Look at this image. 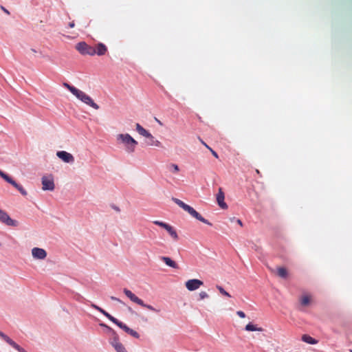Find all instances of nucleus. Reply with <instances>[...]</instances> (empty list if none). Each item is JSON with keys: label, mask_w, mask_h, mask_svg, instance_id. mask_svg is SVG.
Masks as SVG:
<instances>
[{"label": "nucleus", "mask_w": 352, "mask_h": 352, "mask_svg": "<svg viewBox=\"0 0 352 352\" xmlns=\"http://www.w3.org/2000/svg\"><path fill=\"white\" fill-rule=\"evenodd\" d=\"M76 50L82 55L94 56L96 54L95 47L85 42L78 43L76 45Z\"/></svg>", "instance_id": "5"}, {"label": "nucleus", "mask_w": 352, "mask_h": 352, "mask_svg": "<svg viewBox=\"0 0 352 352\" xmlns=\"http://www.w3.org/2000/svg\"><path fill=\"white\" fill-rule=\"evenodd\" d=\"M135 129L140 135L145 138H151V133L144 129L139 123L135 124Z\"/></svg>", "instance_id": "16"}, {"label": "nucleus", "mask_w": 352, "mask_h": 352, "mask_svg": "<svg viewBox=\"0 0 352 352\" xmlns=\"http://www.w3.org/2000/svg\"><path fill=\"white\" fill-rule=\"evenodd\" d=\"M0 222L12 227H17L19 226V222L16 220L12 219L10 218L9 214L4 211L3 210L0 208Z\"/></svg>", "instance_id": "6"}, {"label": "nucleus", "mask_w": 352, "mask_h": 352, "mask_svg": "<svg viewBox=\"0 0 352 352\" xmlns=\"http://www.w3.org/2000/svg\"><path fill=\"white\" fill-rule=\"evenodd\" d=\"M33 52H36V51L34 49L31 50Z\"/></svg>", "instance_id": "47"}, {"label": "nucleus", "mask_w": 352, "mask_h": 352, "mask_svg": "<svg viewBox=\"0 0 352 352\" xmlns=\"http://www.w3.org/2000/svg\"><path fill=\"white\" fill-rule=\"evenodd\" d=\"M210 151H211V153H212L213 156H214L216 158L219 157L218 154L217 153V152L213 151L212 148H210Z\"/></svg>", "instance_id": "37"}, {"label": "nucleus", "mask_w": 352, "mask_h": 352, "mask_svg": "<svg viewBox=\"0 0 352 352\" xmlns=\"http://www.w3.org/2000/svg\"><path fill=\"white\" fill-rule=\"evenodd\" d=\"M147 138L148 140L147 142V144L148 146H158V147L161 146V142L160 141H158L157 140H155L152 134H151V138Z\"/></svg>", "instance_id": "24"}, {"label": "nucleus", "mask_w": 352, "mask_h": 352, "mask_svg": "<svg viewBox=\"0 0 352 352\" xmlns=\"http://www.w3.org/2000/svg\"><path fill=\"white\" fill-rule=\"evenodd\" d=\"M7 182L17 189L23 195H27V191L23 188V187L17 184L12 177H10L7 180Z\"/></svg>", "instance_id": "14"}, {"label": "nucleus", "mask_w": 352, "mask_h": 352, "mask_svg": "<svg viewBox=\"0 0 352 352\" xmlns=\"http://www.w3.org/2000/svg\"><path fill=\"white\" fill-rule=\"evenodd\" d=\"M165 230L168 232V234L171 236V237L175 240L177 241L179 239L178 234L173 227L170 225L166 226Z\"/></svg>", "instance_id": "19"}, {"label": "nucleus", "mask_w": 352, "mask_h": 352, "mask_svg": "<svg viewBox=\"0 0 352 352\" xmlns=\"http://www.w3.org/2000/svg\"><path fill=\"white\" fill-rule=\"evenodd\" d=\"M113 208L117 212H120V208L118 206H113Z\"/></svg>", "instance_id": "45"}, {"label": "nucleus", "mask_w": 352, "mask_h": 352, "mask_svg": "<svg viewBox=\"0 0 352 352\" xmlns=\"http://www.w3.org/2000/svg\"><path fill=\"white\" fill-rule=\"evenodd\" d=\"M63 86L66 87L73 95H74V93L77 91V88L68 84L67 82H64Z\"/></svg>", "instance_id": "26"}, {"label": "nucleus", "mask_w": 352, "mask_h": 352, "mask_svg": "<svg viewBox=\"0 0 352 352\" xmlns=\"http://www.w3.org/2000/svg\"><path fill=\"white\" fill-rule=\"evenodd\" d=\"M277 274L283 278H287L288 276V272L286 268L283 267H280L277 268Z\"/></svg>", "instance_id": "23"}, {"label": "nucleus", "mask_w": 352, "mask_h": 352, "mask_svg": "<svg viewBox=\"0 0 352 352\" xmlns=\"http://www.w3.org/2000/svg\"><path fill=\"white\" fill-rule=\"evenodd\" d=\"M117 140L124 146L126 152L132 153L135 151L138 142L129 133H121L117 135Z\"/></svg>", "instance_id": "1"}, {"label": "nucleus", "mask_w": 352, "mask_h": 352, "mask_svg": "<svg viewBox=\"0 0 352 352\" xmlns=\"http://www.w3.org/2000/svg\"><path fill=\"white\" fill-rule=\"evenodd\" d=\"M155 120L159 124L162 125V123L158 119L155 118Z\"/></svg>", "instance_id": "46"}, {"label": "nucleus", "mask_w": 352, "mask_h": 352, "mask_svg": "<svg viewBox=\"0 0 352 352\" xmlns=\"http://www.w3.org/2000/svg\"><path fill=\"white\" fill-rule=\"evenodd\" d=\"M100 326L104 328V329H107V327H109L108 325L104 324V323H100Z\"/></svg>", "instance_id": "40"}, {"label": "nucleus", "mask_w": 352, "mask_h": 352, "mask_svg": "<svg viewBox=\"0 0 352 352\" xmlns=\"http://www.w3.org/2000/svg\"><path fill=\"white\" fill-rule=\"evenodd\" d=\"M32 255L36 259L43 260L45 259L47 256L46 251L40 248H34L32 250Z\"/></svg>", "instance_id": "11"}, {"label": "nucleus", "mask_w": 352, "mask_h": 352, "mask_svg": "<svg viewBox=\"0 0 352 352\" xmlns=\"http://www.w3.org/2000/svg\"><path fill=\"white\" fill-rule=\"evenodd\" d=\"M236 314L240 317V318H245V314L243 311H236Z\"/></svg>", "instance_id": "35"}, {"label": "nucleus", "mask_w": 352, "mask_h": 352, "mask_svg": "<svg viewBox=\"0 0 352 352\" xmlns=\"http://www.w3.org/2000/svg\"><path fill=\"white\" fill-rule=\"evenodd\" d=\"M111 299L112 300H114V301H117V302H119L120 303H122V301L121 300H120L119 298L115 297V296H111Z\"/></svg>", "instance_id": "36"}, {"label": "nucleus", "mask_w": 352, "mask_h": 352, "mask_svg": "<svg viewBox=\"0 0 352 352\" xmlns=\"http://www.w3.org/2000/svg\"><path fill=\"white\" fill-rule=\"evenodd\" d=\"M0 177H1L5 181L9 179L10 176L0 170Z\"/></svg>", "instance_id": "34"}, {"label": "nucleus", "mask_w": 352, "mask_h": 352, "mask_svg": "<svg viewBox=\"0 0 352 352\" xmlns=\"http://www.w3.org/2000/svg\"><path fill=\"white\" fill-rule=\"evenodd\" d=\"M1 9L3 10L4 12H6L8 14H10V12L3 6L1 7Z\"/></svg>", "instance_id": "39"}, {"label": "nucleus", "mask_w": 352, "mask_h": 352, "mask_svg": "<svg viewBox=\"0 0 352 352\" xmlns=\"http://www.w3.org/2000/svg\"><path fill=\"white\" fill-rule=\"evenodd\" d=\"M106 330L110 335V339H113L118 336V333L110 327H108Z\"/></svg>", "instance_id": "27"}, {"label": "nucleus", "mask_w": 352, "mask_h": 352, "mask_svg": "<svg viewBox=\"0 0 352 352\" xmlns=\"http://www.w3.org/2000/svg\"><path fill=\"white\" fill-rule=\"evenodd\" d=\"M201 142L206 147L208 148L209 150L210 148H211L209 146L207 145V144H206L203 140H200Z\"/></svg>", "instance_id": "38"}, {"label": "nucleus", "mask_w": 352, "mask_h": 352, "mask_svg": "<svg viewBox=\"0 0 352 352\" xmlns=\"http://www.w3.org/2000/svg\"><path fill=\"white\" fill-rule=\"evenodd\" d=\"M56 155L65 163L72 164L75 160L74 157L71 153L65 151H58Z\"/></svg>", "instance_id": "8"}, {"label": "nucleus", "mask_w": 352, "mask_h": 352, "mask_svg": "<svg viewBox=\"0 0 352 352\" xmlns=\"http://www.w3.org/2000/svg\"><path fill=\"white\" fill-rule=\"evenodd\" d=\"M6 335V334L0 331V338L3 339Z\"/></svg>", "instance_id": "43"}, {"label": "nucleus", "mask_w": 352, "mask_h": 352, "mask_svg": "<svg viewBox=\"0 0 352 352\" xmlns=\"http://www.w3.org/2000/svg\"><path fill=\"white\" fill-rule=\"evenodd\" d=\"M95 47L96 54L98 56L104 55L107 51V48L105 45L102 43H98Z\"/></svg>", "instance_id": "15"}, {"label": "nucleus", "mask_w": 352, "mask_h": 352, "mask_svg": "<svg viewBox=\"0 0 352 352\" xmlns=\"http://www.w3.org/2000/svg\"><path fill=\"white\" fill-rule=\"evenodd\" d=\"M100 326L104 328V329H107V327H109L108 325L104 324V323H100Z\"/></svg>", "instance_id": "41"}, {"label": "nucleus", "mask_w": 352, "mask_h": 352, "mask_svg": "<svg viewBox=\"0 0 352 352\" xmlns=\"http://www.w3.org/2000/svg\"><path fill=\"white\" fill-rule=\"evenodd\" d=\"M199 300L208 298V294L206 292H201L199 294Z\"/></svg>", "instance_id": "33"}, {"label": "nucleus", "mask_w": 352, "mask_h": 352, "mask_svg": "<svg viewBox=\"0 0 352 352\" xmlns=\"http://www.w3.org/2000/svg\"><path fill=\"white\" fill-rule=\"evenodd\" d=\"M224 198H225V195H224V192H223V190L221 188H219V192L217 194V204L219 206L220 208H221L222 209H226L228 208V205L226 204V203L224 201Z\"/></svg>", "instance_id": "12"}, {"label": "nucleus", "mask_w": 352, "mask_h": 352, "mask_svg": "<svg viewBox=\"0 0 352 352\" xmlns=\"http://www.w3.org/2000/svg\"><path fill=\"white\" fill-rule=\"evenodd\" d=\"M74 25H75V23H74V21H72V22L69 23V27L71 28H74Z\"/></svg>", "instance_id": "42"}, {"label": "nucleus", "mask_w": 352, "mask_h": 352, "mask_svg": "<svg viewBox=\"0 0 352 352\" xmlns=\"http://www.w3.org/2000/svg\"><path fill=\"white\" fill-rule=\"evenodd\" d=\"M90 306L93 307L94 309L98 310L101 314H102L104 316H106L109 320H110L111 322H113V320H114L116 318L112 316L111 314H109L108 312H107L105 310L102 309L101 307H98V305L91 303Z\"/></svg>", "instance_id": "17"}, {"label": "nucleus", "mask_w": 352, "mask_h": 352, "mask_svg": "<svg viewBox=\"0 0 352 352\" xmlns=\"http://www.w3.org/2000/svg\"><path fill=\"white\" fill-rule=\"evenodd\" d=\"M203 281L199 279H190L186 282V287L189 291H195L203 285Z\"/></svg>", "instance_id": "10"}, {"label": "nucleus", "mask_w": 352, "mask_h": 352, "mask_svg": "<svg viewBox=\"0 0 352 352\" xmlns=\"http://www.w3.org/2000/svg\"><path fill=\"white\" fill-rule=\"evenodd\" d=\"M245 331H263V329L261 327H257L256 325L253 324L252 322L248 324L245 327Z\"/></svg>", "instance_id": "22"}, {"label": "nucleus", "mask_w": 352, "mask_h": 352, "mask_svg": "<svg viewBox=\"0 0 352 352\" xmlns=\"http://www.w3.org/2000/svg\"><path fill=\"white\" fill-rule=\"evenodd\" d=\"M216 287L222 295L226 296L227 297H231L230 294L228 292H227L221 286L217 285Z\"/></svg>", "instance_id": "29"}, {"label": "nucleus", "mask_w": 352, "mask_h": 352, "mask_svg": "<svg viewBox=\"0 0 352 352\" xmlns=\"http://www.w3.org/2000/svg\"><path fill=\"white\" fill-rule=\"evenodd\" d=\"M302 340L307 344H316L318 341L316 340L315 338L311 337L310 336L307 334H304L302 336Z\"/></svg>", "instance_id": "20"}, {"label": "nucleus", "mask_w": 352, "mask_h": 352, "mask_svg": "<svg viewBox=\"0 0 352 352\" xmlns=\"http://www.w3.org/2000/svg\"><path fill=\"white\" fill-rule=\"evenodd\" d=\"M42 189L43 190L52 191L55 188L54 177L52 175L43 176L41 178Z\"/></svg>", "instance_id": "7"}, {"label": "nucleus", "mask_w": 352, "mask_h": 352, "mask_svg": "<svg viewBox=\"0 0 352 352\" xmlns=\"http://www.w3.org/2000/svg\"><path fill=\"white\" fill-rule=\"evenodd\" d=\"M236 223L241 226H243L242 221L240 219H236Z\"/></svg>", "instance_id": "44"}, {"label": "nucleus", "mask_w": 352, "mask_h": 352, "mask_svg": "<svg viewBox=\"0 0 352 352\" xmlns=\"http://www.w3.org/2000/svg\"><path fill=\"white\" fill-rule=\"evenodd\" d=\"M172 200L178 205L180 208H182L185 211L188 212L192 217L195 218L196 219L207 224L209 226H212V223L209 222L207 219L204 218L199 212H197L192 207L190 206L189 205L185 204L182 200L173 197Z\"/></svg>", "instance_id": "2"}, {"label": "nucleus", "mask_w": 352, "mask_h": 352, "mask_svg": "<svg viewBox=\"0 0 352 352\" xmlns=\"http://www.w3.org/2000/svg\"><path fill=\"white\" fill-rule=\"evenodd\" d=\"M74 298L77 300V301H79V302H84L85 300V298L81 296L80 294H78V293H74Z\"/></svg>", "instance_id": "30"}, {"label": "nucleus", "mask_w": 352, "mask_h": 352, "mask_svg": "<svg viewBox=\"0 0 352 352\" xmlns=\"http://www.w3.org/2000/svg\"><path fill=\"white\" fill-rule=\"evenodd\" d=\"M74 96L81 102L91 107L94 109L98 110L99 109V106L84 91L78 89L76 93H74Z\"/></svg>", "instance_id": "4"}, {"label": "nucleus", "mask_w": 352, "mask_h": 352, "mask_svg": "<svg viewBox=\"0 0 352 352\" xmlns=\"http://www.w3.org/2000/svg\"><path fill=\"white\" fill-rule=\"evenodd\" d=\"M161 260L163 261L168 266L170 267H173L174 269L178 268V265L169 257L162 256Z\"/></svg>", "instance_id": "18"}, {"label": "nucleus", "mask_w": 352, "mask_h": 352, "mask_svg": "<svg viewBox=\"0 0 352 352\" xmlns=\"http://www.w3.org/2000/svg\"><path fill=\"white\" fill-rule=\"evenodd\" d=\"M109 342L116 352H127L124 345L120 342L119 336L113 339H110Z\"/></svg>", "instance_id": "9"}, {"label": "nucleus", "mask_w": 352, "mask_h": 352, "mask_svg": "<svg viewBox=\"0 0 352 352\" xmlns=\"http://www.w3.org/2000/svg\"><path fill=\"white\" fill-rule=\"evenodd\" d=\"M351 352H352V351H351Z\"/></svg>", "instance_id": "48"}, {"label": "nucleus", "mask_w": 352, "mask_h": 352, "mask_svg": "<svg viewBox=\"0 0 352 352\" xmlns=\"http://www.w3.org/2000/svg\"><path fill=\"white\" fill-rule=\"evenodd\" d=\"M169 170L174 173H177L179 171V166L175 164H170L168 167Z\"/></svg>", "instance_id": "28"}, {"label": "nucleus", "mask_w": 352, "mask_h": 352, "mask_svg": "<svg viewBox=\"0 0 352 352\" xmlns=\"http://www.w3.org/2000/svg\"><path fill=\"white\" fill-rule=\"evenodd\" d=\"M113 322L116 324L118 327H119L120 329H122L123 331H124L126 333H128V330H129L130 328L126 324L118 320L117 318L113 320Z\"/></svg>", "instance_id": "21"}, {"label": "nucleus", "mask_w": 352, "mask_h": 352, "mask_svg": "<svg viewBox=\"0 0 352 352\" xmlns=\"http://www.w3.org/2000/svg\"><path fill=\"white\" fill-rule=\"evenodd\" d=\"M123 292L124 294L133 302L140 305L142 307L146 308L151 311H155L156 313L160 312V310L156 309L153 306L150 305L145 304L144 301L139 298L138 296H136L131 291H130L128 289L124 288L123 289Z\"/></svg>", "instance_id": "3"}, {"label": "nucleus", "mask_w": 352, "mask_h": 352, "mask_svg": "<svg viewBox=\"0 0 352 352\" xmlns=\"http://www.w3.org/2000/svg\"><path fill=\"white\" fill-rule=\"evenodd\" d=\"M153 223H154L155 225L159 226H160V227H162V228H164V229L166 228V226H168V223H164V222H163V221H157H157H153Z\"/></svg>", "instance_id": "32"}, {"label": "nucleus", "mask_w": 352, "mask_h": 352, "mask_svg": "<svg viewBox=\"0 0 352 352\" xmlns=\"http://www.w3.org/2000/svg\"><path fill=\"white\" fill-rule=\"evenodd\" d=\"M128 331H129L128 334L131 335V336H133L135 338H140V334L136 331H135L131 328Z\"/></svg>", "instance_id": "31"}, {"label": "nucleus", "mask_w": 352, "mask_h": 352, "mask_svg": "<svg viewBox=\"0 0 352 352\" xmlns=\"http://www.w3.org/2000/svg\"><path fill=\"white\" fill-rule=\"evenodd\" d=\"M310 302V298L308 296H303L300 298V304L302 306H307Z\"/></svg>", "instance_id": "25"}, {"label": "nucleus", "mask_w": 352, "mask_h": 352, "mask_svg": "<svg viewBox=\"0 0 352 352\" xmlns=\"http://www.w3.org/2000/svg\"><path fill=\"white\" fill-rule=\"evenodd\" d=\"M3 340L5 342H6L9 345H10L12 347H13L14 349H16L18 352H28L23 348H22L21 346H19L16 342H15L14 340H12L7 335H6L4 336Z\"/></svg>", "instance_id": "13"}]
</instances>
